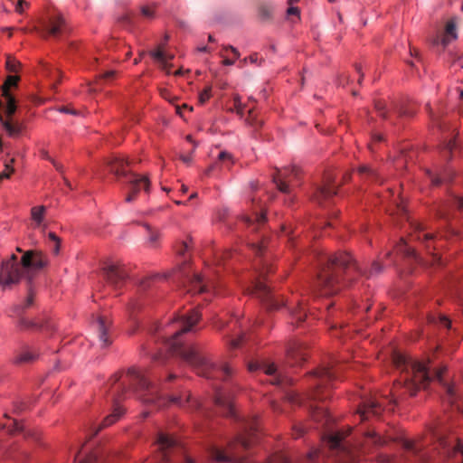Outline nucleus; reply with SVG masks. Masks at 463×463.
I'll return each instance as SVG.
<instances>
[{"instance_id":"f257e3e1","label":"nucleus","mask_w":463,"mask_h":463,"mask_svg":"<svg viewBox=\"0 0 463 463\" xmlns=\"http://www.w3.org/2000/svg\"><path fill=\"white\" fill-rule=\"evenodd\" d=\"M319 261L321 269L317 275L316 290L322 296L337 293L345 282H352L361 276L371 278L383 270V266L374 261L370 270L364 271L347 252L323 255Z\"/></svg>"},{"instance_id":"f03ea898","label":"nucleus","mask_w":463,"mask_h":463,"mask_svg":"<svg viewBox=\"0 0 463 463\" xmlns=\"http://www.w3.org/2000/svg\"><path fill=\"white\" fill-rule=\"evenodd\" d=\"M392 362L395 367L401 371L403 381V384L399 383L392 392L394 402L403 394L399 392V389H404L405 392L413 396L420 389H425L433 381H437L444 386L447 399L450 403L456 399L454 387L443 380V373L447 370L446 366L431 369L429 363L420 362L399 353L393 354Z\"/></svg>"},{"instance_id":"7ed1b4c3","label":"nucleus","mask_w":463,"mask_h":463,"mask_svg":"<svg viewBox=\"0 0 463 463\" xmlns=\"http://www.w3.org/2000/svg\"><path fill=\"white\" fill-rule=\"evenodd\" d=\"M350 431V430H348ZM349 432L337 431L328 435L326 442L329 447L331 456L335 458V463H353L360 457V453L371 451L385 445L388 439L381 436L374 430H364V442L355 443L346 439Z\"/></svg>"},{"instance_id":"20e7f679","label":"nucleus","mask_w":463,"mask_h":463,"mask_svg":"<svg viewBox=\"0 0 463 463\" xmlns=\"http://www.w3.org/2000/svg\"><path fill=\"white\" fill-rule=\"evenodd\" d=\"M47 264L48 260L41 250H26L21 259L12 254L9 259L1 260L0 286L4 289L11 288L14 285L20 283L23 279L31 282L34 273Z\"/></svg>"},{"instance_id":"39448f33","label":"nucleus","mask_w":463,"mask_h":463,"mask_svg":"<svg viewBox=\"0 0 463 463\" xmlns=\"http://www.w3.org/2000/svg\"><path fill=\"white\" fill-rule=\"evenodd\" d=\"M126 377L128 385L125 381L121 386L110 392L109 395L114 410L111 414L104 419L99 430L110 426L124 413V410L119 406L118 402L128 390H133L135 392L138 393L139 397L142 398L145 402H154L156 401V394L153 390V386L143 373L135 368H130L128 369Z\"/></svg>"},{"instance_id":"423d86ee","label":"nucleus","mask_w":463,"mask_h":463,"mask_svg":"<svg viewBox=\"0 0 463 463\" xmlns=\"http://www.w3.org/2000/svg\"><path fill=\"white\" fill-rule=\"evenodd\" d=\"M201 316L198 311H194L184 317L180 323V329L176 330L170 337L165 339L166 348L174 355H177L190 365L201 371V354L197 347L189 339L187 334L193 330Z\"/></svg>"},{"instance_id":"0eeeda50","label":"nucleus","mask_w":463,"mask_h":463,"mask_svg":"<svg viewBox=\"0 0 463 463\" xmlns=\"http://www.w3.org/2000/svg\"><path fill=\"white\" fill-rule=\"evenodd\" d=\"M338 368L337 361H333L327 365L315 371L311 375V388L304 395L298 392H291L287 394V399L293 404H305L308 401H323L326 398L323 390L326 389L329 384L337 379Z\"/></svg>"},{"instance_id":"6e6552de","label":"nucleus","mask_w":463,"mask_h":463,"mask_svg":"<svg viewBox=\"0 0 463 463\" xmlns=\"http://www.w3.org/2000/svg\"><path fill=\"white\" fill-rule=\"evenodd\" d=\"M255 270L257 277L252 282V286L249 288L250 293L259 298L266 306L267 308L278 309L283 302H279L275 298L269 288L266 285V276L272 271V267L267 259H260L258 263H255Z\"/></svg>"},{"instance_id":"1a4fd4ad","label":"nucleus","mask_w":463,"mask_h":463,"mask_svg":"<svg viewBox=\"0 0 463 463\" xmlns=\"http://www.w3.org/2000/svg\"><path fill=\"white\" fill-rule=\"evenodd\" d=\"M131 162L128 160H125L124 158L115 156L109 162V167L111 173H113L118 177H126L127 183L129 185V193L126 196L127 203H132L136 199L137 194L144 189L146 192H148L150 189V182L146 176H140L132 172H127L125 170L126 165H130Z\"/></svg>"},{"instance_id":"9d476101","label":"nucleus","mask_w":463,"mask_h":463,"mask_svg":"<svg viewBox=\"0 0 463 463\" xmlns=\"http://www.w3.org/2000/svg\"><path fill=\"white\" fill-rule=\"evenodd\" d=\"M131 162L128 160H125L124 158L115 156L109 162V167L111 173H113L118 177H126L127 183L129 185V193L126 196L127 203H132L136 199L137 194L144 189L146 192H148L150 189V182L146 176H140L132 172H127L125 170L126 165H130Z\"/></svg>"},{"instance_id":"9b49d317","label":"nucleus","mask_w":463,"mask_h":463,"mask_svg":"<svg viewBox=\"0 0 463 463\" xmlns=\"http://www.w3.org/2000/svg\"><path fill=\"white\" fill-rule=\"evenodd\" d=\"M160 463H195L183 446L172 436L159 433L156 442Z\"/></svg>"},{"instance_id":"f8f14e48","label":"nucleus","mask_w":463,"mask_h":463,"mask_svg":"<svg viewBox=\"0 0 463 463\" xmlns=\"http://www.w3.org/2000/svg\"><path fill=\"white\" fill-rule=\"evenodd\" d=\"M435 449L444 458H453L456 463H463V444L458 438L440 436Z\"/></svg>"},{"instance_id":"ddd939ff","label":"nucleus","mask_w":463,"mask_h":463,"mask_svg":"<svg viewBox=\"0 0 463 463\" xmlns=\"http://www.w3.org/2000/svg\"><path fill=\"white\" fill-rule=\"evenodd\" d=\"M102 274L108 285L115 290L121 288L128 278V272L120 263H108L102 269Z\"/></svg>"},{"instance_id":"4468645a","label":"nucleus","mask_w":463,"mask_h":463,"mask_svg":"<svg viewBox=\"0 0 463 463\" xmlns=\"http://www.w3.org/2000/svg\"><path fill=\"white\" fill-rule=\"evenodd\" d=\"M337 193V186L335 185V176L332 174H326L321 184L315 188L313 200L320 205L326 204Z\"/></svg>"},{"instance_id":"2eb2a0df","label":"nucleus","mask_w":463,"mask_h":463,"mask_svg":"<svg viewBox=\"0 0 463 463\" xmlns=\"http://www.w3.org/2000/svg\"><path fill=\"white\" fill-rule=\"evenodd\" d=\"M383 411L382 402L375 398H364L359 405L357 414L360 421L364 422L371 417H379Z\"/></svg>"},{"instance_id":"dca6fc26","label":"nucleus","mask_w":463,"mask_h":463,"mask_svg":"<svg viewBox=\"0 0 463 463\" xmlns=\"http://www.w3.org/2000/svg\"><path fill=\"white\" fill-rule=\"evenodd\" d=\"M298 172L296 167L278 170L273 175V181L278 189L283 194H290L293 180L298 177Z\"/></svg>"},{"instance_id":"f3484780","label":"nucleus","mask_w":463,"mask_h":463,"mask_svg":"<svg viewBox=\"0 0 463 463\" xmlns=\"http://www.w3.org/2000/svg\"><path fill=\"white\" fill-rule=\"evenodd\" d=\"M248 369L250 372H255L258 370L263 371L265 374L272 377L270 383L274 385H281L285 380L282 374L278 372L274 364H269L266 362H250L248 364Z\"/></svg>"},{"instance_id":"a211bd4d","label":"nucleus","mask_w":463,"mask_h":463,"mask_svg":"<svg viewBox=\"0 0 463 463\" xmlns=\"http://www.w3.org/2000/svg\"><path fill=\"white\" fill-rule=\"evenodd\" d=\"M204 378H222V380H226L232 374V368L226 364H222L221 365H216L215 364L210 362L207 357L204 355Z\"/></svg>"},{"instance_id":"6ab92c4d","label":"nucleus","mask_w":463,"mask_h":463,"mask_svg":"<svg viewBox=\"0 0 463 463\" xmlns=\"http://www.w3.org/2000/svg\"><path fill=\"white\" fill-rule=\"evenodd\" d=\"M232 109H234L241 117H244L245 113H247L245 121L252 128L257 129L261 127L262 120L257 118L254 109L252 108L246 109V106L242 105L239 97L233 99V108Z\"/></svg>"},{"instance_id":"aec40b11","label":"nucleus","mask_w":463,"mask_h":463,"mask_svg":"<svg viewBox=\"0 0 463 463\" xmlns=\"http://www.w3.org/2000/svg\"><path fill=\"white\" fill-rule=\"evenodd\" d=\"M43 34L58 36L61 34L65 29V22L61 15H52L48 21L43 23Z\"/></svg>"},{"instance_id":"412c9836","label":"nucleus","mask_w":463,"mask_h":463,"mask_svg":"<svg viewBox=\"0 0 463 463\" xmlns=\"http://www.w3.org/2000/svg\"><path fill=\"white\" fill-rule=\"evenodd\" d=\"M306 351L302 344L292 342L287 347V356L291 364H300L306 360Z\"/></svg>"},{"instance_id":"4be33fe9","label":"nucleus","mask_w":463,"mask_h":463,"mask_svg":"<svg viewBox=\"0 0 463 463\" xmlns=\"http://www.w3.org/2000/svg\"><path fill=\"white\" fill-rule=\"evenodd\" d=\"M94 326L98 331L99 339L102 346H108L111 343L109 336V328L110 326L109 318L104 316H98Z\"/></svg>"},{"instance_id":"5701e85b","label":"nucleus","mask_w":463,"mask_h":463,"mask_svg":"<svg viewBox=\"0 0 463 463\" xmlns=\"http://www.w3.org/2000/svg\"><path fill=\"white\" fill-rule=\"evenodd\" d=\"M215 403L222 409V412L226 416H231V417L236 416L232 397L226 392L219 391L216 393Z\"/></svg>"},{"instance_id":"b1692460","label":"nucleus","mask_w":463,"mask_h":463,"mask_svg":"<svg viewBox=\"0 0 463 463\" xmlns=\"http://www.w3.org/2000/svg\"><path fill=\"white\" fill-rule=\"evenodd\" d=\"M413 232L411 233V240H417L421 241L426 245L429 249L430 243L434 241L435 236L432 233L425 232L426 226L423 223H414L412 224Z\"/></svg>"},{"instance_id":"393cba45","label":"nucleus","mask_w":463,"mask_h":463,"mask_svg":"<svg viewBox=\"0 0 463 463\" xmlns=\"http://www.w3.org/2000/svg\"><path fill=\"white\" fill-rule=\"evenodd\" d=\"M275 5L271 2H260L257 6V18L260 23L269 24L273 21Z\"/></svg>"},{"instance_id":"a878e982","label":"nucleus","mask_w":463,"mask_h":463,"mask_svg":"<svg viewBox=\"0 0 463 463\" xmlns=\"http://www.w3.org/2000/svg\"><path fill=\"white\" fill-rule=\"evenodd\" d=\"M114 456L103 451L90 452L81 459H79L78 454L75 456V460H78V463H114Z\"/></svg>"},{"instance_id":"bb28decb","label":"nucleus","mask_w":463,"mask_h":463,"mask_svg":"<svg viewBox=\"0 0 463 463\" xmlns=\"http://www.w3.org/2000/svg\"><path fill=\"white\" fill-rule=\"evenodd\" d=\"M151 56L157 61L162 70L166 74H171V64H169V61L173 59V55L166 53L164 50V46L160 45L158 48L153 52H151Z\"/></svg>"},{"instance_id":"cd10ccee","label":"nucleus","mask_w":463,"mask_h":463,"mask_svg":"<svg viewBox=\"0 0 463 463\" xmlns=\"http://www.w3.org/2000/svg\"><path fill=\"white\" fill-rule=\"evenodd\" d=\"M162 96L168 99L172 104H174L175 106V112L180 116L182 117L184 120H186V118L184 116V111L187 110L189 112H192L194 110L193 107L192 106H189L188 104L186 103H183L182 105H178V104H175V100L177 99L176 97H170V94L168 93L167 90H164L162 91Z\"/></svg>"},{"instance_id":"c85d7f7f","label":"nucleus","mask_w":463,"mask_h":463,"mask_svg":"<svg viewBox=\"0 0 463 463\" xmlns=\"http://www.w3.org/2000/svg\"><path fill=\"white\" fill-rule=\"evenodd\" d=\"M185 282H189L193 286V289L198 293L203 292V282L200 274L191 270L185 271Z\"/></svg>"},{"instance_id":"c756f323","label":"nucleus","mask_w":463,"mask_h":463,"mask_svg":"<svg viewBox=\"0 0 463 463\" xmlns=\"http://www.w3.org/2000/svg\"><path fill=\"white\" fill-rule=\"evenodd\" d=\"M358 174L361 178L371 182H380L381 178L376 171L367 165H362L358 168Z\"/></svg>"},{"instance_id":"7c9ffc66","label":"nucleus","mask_w":463,"mask_h":463,"mask_svg":"<svg viewBox=\"0 0 463 463\" xmlns=\"http://www.w3.org/2000/svg\"><path fill=\"white\" fill-rule=\"evenodd\" d=\"M290 315L292 319H294L297 324H299L305 320L307 313L301 301L298 300L297 306L293 308H290Z\"/></svg>"},{"instance_id":"2f4dec72","label":"nucleus","mask_w":463,"mask_h":463,"mask_svg":"<svg viewBox=\"0 0 463 463\" xmlns=\"http://www.w3.org/2000/svg\"><path fill=\"white\" fill-rule=\"evenodd\" d=\"M456 31H457V26H456L455 21L453 19L448 21L446 24V27H445L446 35L442 39L443 45H447L450 42V38L451 39L457 38Z\"/></svg>"},{"instance_id":"473e14b6","label":"nucleus","mask_w":463,"mask_h":463,"mask_svg":"<svg viewBox=\"0 0 463 463\" xmlns=\"http://www.w3.org/2000/svg\"><path fill=\"white\" fill-rule=\"evenodd\" d=\"M393 110L399 117H412L416 111L409 104L396 103L393 105Z\"/></svg>"},{"instance_id":"72a5a7b5","label":"nucleus","mask_w":463,"mask_h":463,"mask_svg":"<svg viewBox=\"0 0 463 463\" xmlns=\"http://www.w3.org/2000/svg\"><path fill=\"white\" fill-rule=\"evenodd\" d=\"M402 447L403 449L413 454L414 456L418 457L420 460L425 461V455L420 453V447H419L416 443L411 440H403L402 441Z\"/></svg>"},{"instance_id":"f704fd0d","label":"nucleus","mask_w":463,"mask_h":463,"mask_svg":"<svg viewBox=\"0 0 463 463\" xmlns=\"http://www.w3.org/2000/svg\"><path fill=\"white\" fill-rule=\"evenodd\" d=\"M244 221L249 226H252L256 230L265 223L266 216L262 213H255L253 217L245 216Z\"/></svg>"},{"instance_id":"c9c22d12","label":"nucleus","mask_w":463,"mask_h":463,"mask_svg":"<svg viewBox=\"0 0 463 463\" xmlns=\"http://www.w3.org/2000/svg\"><path fill=\"white\" fill-rule=\"evenodd\" d=\"M0 428L6 430L7 432L10 434L24 431V426L21 423H19L16 420L8 419L7 422L0 424Z\"/></svg>"},{"instance_id":"e433bc0d","label":"nucleus","mask_w":463,"mask_h":463,"mask_svg":"<svg viewBox=\"0 0 463 463\" xmlns=\"http://www.w3.org/2000/svg\"><path fill=\"white\" fill-rule=\"evenodd\" d=\"M45 207L41 206H34L31 209V217L32 220L35 222L37 226H40L43 221L44 214H45Z\"/></svg>"},{"instance_id":"4c0bfd02","label":"nucleus","mask_w":463,"mask_h":463,"mask_svg":"<svg viewBox=\"0 0 463 463\" xmlns=\"http://www.w3.org/2000/svg\"><path fill=\"white\" fill-rule=\"evenodd\" d=\"M19 80H20L19 76H13V75L8 76L6 78L4 85L2 86V96L7 97L8 95H12L10 93V87H12V86L16 87Z\"/></svg>"},{"instance_id":"58836bf2","label":"nucleus","mask_w":463,"mask_h":463,"mask_svg":"<svg viewBox=\"0 0 463 463\" xmlns=\"http://www.w3.org/2000/svg\"><path fill=\"white\" fill-rule=\"evenodd\" d=\"M396 250L404 254L407 257H412L416 260H419V258L416 255L414 249L408 246L407 241L403 239H402L401 242L396 246Z\"/></svg>"},{"instance_id":"ea45409f","label":"nucleus","mask_w":463,"mask_h":463,"mask_svg":"<svg viewBox=\"0 0 463 463\" xmlns=\"http://www.w3.org/2000/svg\"><path fill=\"white\" fill-rule=\"evenodd\" d=\"M6 101L5 114L7 116L6 119L11 120L12 116L16 111V101L15 99L12 95H8L7 97H4Z\"/></svg>"},{"instance_id":"a19ab883","label":"nucleus","mask_w":463,"mask_h":463,"mask_svg":"<svg viewBox=\"0 0 463 463\" xmlns=\"http://www.w3.org/2000/svg\"><path fill=\"white\" fill-rule=\"evenodd\" d=\"M48 240L51 250L54 254H58L61 248V240L54 232L48 233Z\"/></svg>"},{"instance_id":"79ce46f5","label":"nucleus","mask_w":463,"mask_h":463,"mask_svg":"<svg viewBox=\"0 0 463 463\" xmlns=\"http://www.w3.org/2000/svg\"><path fill=\"white\" fill-rule=\"evenodd\" d=\"M37 357V353L33 349H25L23 351V353L20 354L18 361L19 362H24V363H30L35 360Z\"/></svg>"},{"instance_id":"37998d69","label":"nucleus","mask_w":463,"mask_h":463,"mask_svg":"<svg viewBox=\"0 0 463 463\" xmlns=\"http://www.w3.org/2000/svg\"><path fill=\"white\" fill-rule=\"evenodd\" d=\"M191 249V244L188 241H180L175 245V250L176 254L184 256Z\"/></svg>"},{"instance_id":"c03bdc74","label":"nucleus","mask_w":463,"mask_h":463,"mask_svg":"<svg viewBox=\"0 0 463 463\" xmlns=\"http://www.w3.org/2000/svg\"><path fill=\"white\" fill-rule=\"evenodd\" d=\"M21 67L20 61L15 60L14 57L7 55L5 68L10 72H17Z\"/></svg>"},{"instance_id":"a18cd8bd","label":"nucleus","mask_w":463,"mask_h":463,"mask_svg":"<svg viewBox=\"0 0 463 463\" xmlns=\"http://www.w3.org/2000/svg\"><path fill=\"white\" fill-rule=\"evenodd\" d=\"M34 302V297L32 291H29V294L24 300V302L19 306L16 307L17 313H23L25 309L31 307L33 305Z\"/></svg>"},{"instance_id":"49530a36","label":"nucleus","mask_w":463,"mask_h":463,"mask_svg":"<svg viewBox=\"0 0 463 463\" xmlns=\"http://www.w3.org/2000/svg\"><path fill=\"white\" fill-rule=\"evenodd\" d=\"M145 226L148 232V242L151 246L154 247L156 245V243L159 240L160 233L158 231L151 229V227L148 224H145Z\"/></svg>"},{"instance_id":"de8ad7c7","label":"nucleus","mask_w":463,"mask_h":463,"mask_svg":"<svg viewBox=\"0 0 463 463\" xmlns=\"http://www.w3.org/2000/svg\"><path fill=\"white\" fill-rule=\"evenodd\" d=\"M14 159L12 158L9 163H5V170L0 173V182L5 178H9L11 174L14 172L13 163Z\"/></svg>"},{"instance_id":"09e8293b","label":"nucleus","mask_w":463,"mask_h":463,"mask_svg":"<svg viewBox=\"0 0 463 463\" xmlns=\"http://www.w3.org/2000/svg\"><path fill=\"white\" fill-rule=\"evenodd\" d=\"M430 175V180H431V183L432 184L434 185H439L443 181H447V180H450L451 179V175L449 174H446L445 175L441 176V175H434L430 173H429Z\"/></svg>"},{"instance_id":"8fccbe9b","label":"nucleus","mask_w":463,"mask_h":463,"mask_svg":"<svg viewBox=\"0 0 463 463\" xmlns=\"http://www.w3.org/2000/svg\"><path fill=\"white\" fill-rule=\"evenodd\" d=\"M18 316L20 317L19 324L24 328H33L37 326L36 323L23 317L22 313H18Z\"/></svg>"},{"instance_id":"3c124183","label":"nucleus","mask_w":463,"mask_h":463,"mask_svg":"<svg viewBox=\"0 0 463 463\" xmlns=\"http://www.w3.org/2000/svg\"><path fill=\"white\" fill-rule=\"evenodd\" d=\"M250 246H251L252 250H254V252L258 256H262V254L264 252V249H265V245H264V241H257V242H252V243H250Z\"/></svg>"},{"instance_id":"603ef678","label":"nucleus","mask_w":463,"mask_h":463,"mask_svg":"<svg viewBox=\"0 0 463 463\" xmlns=\"http://www.w3.org/2000/svg\"><path fill=\"white\" fill-rule=\"evenodd\" d=\"M375 109L379 112L380 116L386 118V104L384 101L378 100L375 102Z\"/></svg>"},{"instance_id":"864d4df0","label":"nucleus","mask_w":463,"mask_h":463,"mask_svg":"<svg viewBox=\"0 0 463 463\" xmlns=\"http://www.w3.org/2000/svg\"><path fill=\"white\" fill-rule=\"evenodd\" d=\"M456 146L457 145L453 137L447 139L444 145V148L450 154Z\"/></svg>"},{"instance_id":"5fc2aeb1","label":"nucleus","mask_w":463,"mask_h":463,"mask_svg":"<svg viewBox=\"0 0 463 463\" xmlns=\"http://www.w3.org/2000/svg\"><path fill=\"white\" fill-rule=\"evenodd\" d=\"M140 11H141L142 15L146 18L154 17V9H152L149 6L144 5L141 7Z\"/></svg>"},{"instance_id":"6e6d98bb","label":"nucleus","mask_w":463,"mask_h":463,"mask_svg":"<svg viewBox=\"0 0 463 463\" xmlns=\"http://www.w3.org/2000/svg\"><path fill=\"white\" fill-rule=\"evenodd\" d=\"M305 433V428L302 425H296L293 428V436L295 439L301 437Z\"/></svg>"},{"instance_id":"4d7b16f0","label":"nucleus","mask_w":463,"mask_h":463,"mask_svg":"<svg viewBox=\"0 0 463 463\" xmlns=\"http://www.w3.org/2000/svg\"><path fill=\"white\" fill-rule=\"evenodd\" d=\"M216 157H217L219 162H224L226 159H231L232 158L231 155L228 154L225 151H219V152H217Z\"/></svg>"},{"instance_id":"13d9d810","label":"nucleus","mask_w":463,"mask_h":463,"mask_svg":"<svg viewBox=\"0 0 463 463\" xmlns=\"http://www.w3.org/2000/svg\"><path fill=\"white\" fill-rule=\"evenodd\" d=\"M58 110L61 113H67L71 115H79V112L75 110L74 109L69 108L67 106H61L58 109Z\"/></svg>"},{"instance_id":"bf43d9fd","label":"nucleus","mask_w":463,"mask_h":463,"mask_svg":"<svg viewBox=\"0 0 463 463\" xmlns=\"http://www.w3.org/2000/svg\"><path fill=\"white\" fill-rule=\"evenodd\" d=\"M287 15L288 17L294 15V16H297L298 18L299 17V9H298V7L292 6L290 5V6L287 10Z\"/></svg>"},{"instance_id":"052dcab7","label":"nucleus","mask_w":463,"mask_h":463,"mask_svg":"<svg viewBox=\"0 0 463 463\" xmlns=\"http://www.w3.org/2000/svg\"><path fill=\"white\" fill-rule=\"evenodd\" d=\"M159 275L158 274H156L152 277H147L146 279H144L141 283H140V287L143 288V289H146L148 286H149V283L152 279H156V278H158Z\"/></svg>"},{"instance_id":"680f3d73","label":"nucleus","mask_w":463,"mask_h":463,"mask_svg":"<svg viewBox=\"0 0 463 463\" xmlns=\"http://www.w3.org/2000/svg\"><path fill=\"white\" fill-rule=\"evenodd\" d=\"M430 263V265H440L441 264V259L437 254L431 253Z\"/></svg>"},{"instance_id":"e2e57ef3","label":"nucleus","mask_w":463,"mask_h":463,"mask_svg":"<svg viewBox=\"0 0 463 463\" xmlns=\"http://www.w3.org/2000/svg\"><path fill=\"white\" fill-rule=\"evenodd\" d=\"M439 323L448 328L450 327V324H451L450 320L445 316L439 317Z\"/></svg>"},{"instance_id":"0e129e2a","label":"nucleus","mask_w":463,"mask_h":463,"mask_svg":"<svg viewBox=\"0 0 463 463\" xmlns=\"http://www.w3.org/2000/svg\"><path fill=\"white\" fill-rule=\"evenodd\" d=\"M42 156L43 158L47 159V160H50L52 162L53 165L56 167V169L58 170H61V167L58 164H56L48 155V153L46 151H43L42 152Z\"/></svg>"},{"instance_id":"69168bd1","label":"nucleus","mask_w":463,"mask_h":463,"mask_svg":"<svg viewBox=\"0 0 463 463\" xmlns=\"http://www.w3.org/2000/svg\"><path fill=\"white\" fill-rule=\"evenodd\" d=\"M27 5V3H26V2H24V1H22V0H19V1H18V3H17V5H16V6H15V10H16V12H18V13H23V11H24L23 5Z\"/></svg>"},{"instance_id":"338daca9","label":"nucleus","mask_w":463,"mask_h":463,"mask_svg":"<svg viewBox=\"0 0 463 463\" xmlns=\"http://www.w3.org/2000/svg\"><path fill=\"white\" fill-rule=\"evenodd\" d=\"M455 204L459 210L463 211V197H456Z\"/></svg>"},{"instance_id":"774afa93","label":"nucleus","mask_w":463,"mask_h":463,"mask_svg":"<svg viewBox=\"0 0 463 463\" xmlns=\"http://www.w3.org/2000/svg\"><path fill=\"white\" fill-rule=\"evenodd\" d=\"M250 61L251 63H256L258 61V54L257 53H253L251 54L249 58H245L243 60V62H246L247 61Z\"/></svg>"}]
</instances>
